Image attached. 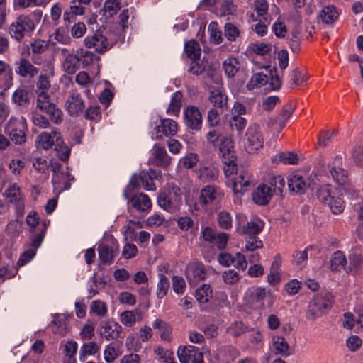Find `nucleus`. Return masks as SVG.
<instances>
[{
	"label": "nucleus",
	"mask_w": 363,
	"mask_h": 363,
	"mask_svg": "<svg viewBox=\"0 0 363 363\" xmlns=\"http://www.w3.org/2000/svg\"><path fill=\"white\" fill-rule=\"evenodd\" d=\"M37 107L46 113L50 120L55 123L60 124L63 121V113L54 103L51 102L50 96L46 92H38L36 99Z\"/></svg>",
	"instance_id": "obj_6"
},
{
	"label": "nucleus",
	"mask_w": 363,
	"mask_h": 363,
	"mask_svg": "<svg viewBox=\"0 0 363 363\" xmlns=\"http://www.w3.org/2000/svg\"><path fill=\"white\" fill-rule=\"evenodd\" d=\"M159 281L157 284L156 296L158 298H163L167 294L169 289V279L163 274H159Z\"/></svg>",
	"instance_id": "obj_41"
},
{
	"label": "nucleus",
	"mask_w": 363,
	"mask_h": 363,
	"mask_svg": "<svg viewBox=\"0 0 363 363\" xmlns=\"http://www.w3.org/2000/svg\"><path fill=\"white\" fill-rule=\"evenodd\" d=\"M182 94L180 91H176L172 95L171 101L167 113L169 114L178 115L182 107Z\"/></svg>",
	"instance_id": "obj_42"
},
{
	"label": "nucleus",
	"mask_w": 363,
	"mask_h": 363,
	"mask_svg": "<svg viewBox=\"0 0 363 363\" xmlns=\"http://www.w3.org/2000/svg\"><path fill=\"white\" fill-rule=\"evenodd\" d=\"M218 223L221 228L230 229L233 225V218L230 213L225 211H220L218 215Z\"/></svg>",
	"instance_id": "obj_57"
},
{
	"label": "nucleus",
	"mask_w": 363,
	"mask_h": 363,
	"mask_svg": "<svg viewBox=\"0 0 363 363\" xmlns=\"http://www.w3.org/2000/svg\"><path fill=\"white\" fill-rule=\"evenodd\" d=\"M218 171L217 169L214 167H203L200 169L201 178L206 181H211L216 179L218 177Z\"/></svg>",
	"instance_id": "obj_62"
},
{
	"label": "nucleus",
	"mask_w": 363,
	"mask_h": 363,
	"mask_svg": "<svg viewBox=\"0 0 363 363\" xmlns=\"http://www.w3.org/2000/svg\"><path fill=\"white\" fill-rule=\"evenodd\" d=\"M264 228V223L259 218H255L247 223L242 227V233L253 236L260 233Z\"/></svg>",
	"instance_id": "obj_33"
},
{
	"label": "nucleus",
	"mask_w": 363,
	"mask_h": 363,
	"mask_svg": "<svg viewBox=\"0 0 363 363\" xmlns=\"http://www.w3.org/2000/svg\"><path fill=\"white\" fill-rule=\"evenodd\" d=\"M141 319V313L138 310H128L119 315L120 322L125 327H132Z\"/></svg>",
	"instance_id": "obj_25"
},
{
	"label": "nucleus",
	"mask_w": 363,
	"mask_h": 363,
	"mask_svg": "<svg viewBox=\"0 0 363 363\" xmlns=\"http://www.w3.org/2000/svg\"><path fill=\"white\" fill-rule=\"evenodd\" d=\"M267 184H259L252 194V199L255 203L266 205L272 199L274 194Z\"/></svg>",
	"instance_id": "obj_22"
},
{
	"label": "nucleus",
	"mask_w": 363,
	"mask_h": 363,
	"mask_svg": "<svg viewBox=\"0 0 363 363\" xmlns=\"http://www.w3.org/2000/svg\"><path fill=\"white\" fill-rule=\"evenodd\" d=\"M99 257L103 264H111L115 257L118 254L119 247L116 240L113 239L111 245L101 242L97 247Z\"/></svg>",
	"instance_id": "obj_11"
},
{
	"label": "nucleus",
	"mask_w": 363,
	"mask_h": 363,
	"mask_svg": "<svg viewBox=\"0 0 363 363\" xmlns=\"http://www.w3.org/2000/svg\"><path fill=\"white\" fill-rule=\"evenodd\" d=\"M90 310L91 312L101 317L105 316L108 311L105 303L99 300L94 301L91 303Z\"/></svg>",
	"instance_id": "obj_60"
},
{
	"label": "nucleus",
	"mask_w": 363,
	"mask_h": 363,
	"mask_svg": "<svg viewBox=\"0 0 363 363\" xmlns=\"http://www.w3.org/2000/svg\"><path fill=\"white\" fill-rule=\"evenodd\" d=\"M349 265L344 267L347 273L356 275L363 271V255L352 253L348 257Z\"/></svg>",
	"instance_id": "obj_24"
},
{
	"label": "nucleus",
	"mask_w": 363,
	"mask_h": 363,
	"mask_svg": "<svg viewBox=\"0 0 363 363\" xmlns=\"http://www.w3.org/2000/svg\"><path fill=\"white\" fill-rule=\"evenodd\" d=\"M65 107L71 116H78L84 108V101L80 94L72 91L65 103Z\"/></svg>",
	"instance_id": "obj_17"
},
{
	"label": "nucleus",
	"mask_w": 363,
	"mask_h": 363,
	"mask_svg": "<svg viewBox=\"0 0 363 363\" xmlns=\"http://www.w3.org/2000/svg\"><path fill=\"white\" fill-rule=\"evenodd\" d=\"M150 127L152 129L150 135L153 140L161 139L163 136H173L177 132V123L170 118L153 117L150 120Z\"/></svg>",
	"instance_id": "obj_3"
},
{
	"label": "nucleus",
	"mask_w": 363,
	"mask_h": 363,
	"mask_svg": "<svg viewBox=\"0 0 363 363\" xmlns=\"http://www.w3.org/2000/svg\"><path fill=\"white\" fill-rule=\"evenodd\" d=\"M50 162L45 158L36 157L33 161V168L39 173L42 174L43 179H48L49 177Z\"/></svg>",
	"instance_id": "obj_37"
},
{
	"label": "nucleus",
	"mask_w": 363,
	"mask_h": 363,
	"mask_svg": "<svg viewBox=\"0 0 363 363\" xmlns=\"http://www.w3.org/2000/svg\"><path fill=\"white\" fill-rule=\"evenodd\" d=\"M185 52L191 60H198L201 55V50L199 44L195 40H190L185 44Z\"/></svg>",
	"instance_id": "obj_44"
},
{
	"label": "nucleus",
	"mask_w": 363,
	"mask_h": 363,
	"mask_svg": "<svg viewBox=\"0 0 363 363\" xmlns=\"http://www.w3.org/2000/svg\"><path fill=\"white\" fill-rule=\"evenodd\" d=\"M267 81L268 77L267 74L262 72H258L252 77L250 82L247 83V87L249 90H252L255 87L264 85Z\"/></svg>",
	"instance_id": "obj_51"
},
{
	"label": "nucleus",
	"mask_w": 363,
	"mask_h": 363,
	"mask_svg": "<svg viewBox=\"0 0 363 363\" xmlns=\"http://www.w3.org/2000/svg\"><path fill=\"white\" fill-rule=\"evenodd\" d=\"M332 296L328 292H322L316 294L310 301L307 313V318L314 320L321 316L330 307Z\"/></svg>",
	"instance_id": "obj_4"
},
{
	"label": "nucleus",
	"mask_w": 363,
	"mask_h": 363,
	"mask_svg": "<svg viewBox=\"0 0 363 363\" xmlns=\"http://www.w3.org/2000/svg\"><path fill=\"white\" fill-rule=\"evenodd\" d=\"M312 249L311 246H308L303 251H296L293 254V258L295 264L299 269H303L307 263L308 260V251Z\"/></svg>",
	"instance_id": "obj_52"
},
{
	"label": "nucleus",
	"mask_w": 363,
	"mask_h": 363,
	"mask_svg": "<svg viewBox=\"0 0 363 363\" xmlns=\"http://www.w3.org/2000/svg\"><path fill=\"white\" fill-rule=\"evenodd\" d=\"M252 174L247 171L240 172L239 174L231 179V185L235 194H243L248 191L250 186Z\"/></svg>",
	"instance_id": "obj_16"
},
{
	"label": "nucleus",
	"mask_w": 363,
	"mask_h": 363,
	"mask_svg": "<svg viewBox=\"0 0 363 363\" xmlns=\"http://www.w3.org/2000/svg\"><path fill=\"white\" fill-rule=\"evenodd\" d=\"M272 342L274 352L277 355L286 357L291 354L289 344L283 337L274 336Z\"/></svg>",
	"instance_id": "obj_26"
},
{
	"label": "nucleus",
	"mask_w": 363,
	"mask_h": 363,
	"mask_svg": "<svg viewBox=\"0 0 363 363\" xmlns=\"http://www.w3.org/2000/svg\"><path fill=\"white\" fill-rule=\"evenodd\" d=\"M211 41L215 44H220L223 41L222 31L219 29L216 22H211L208 26Z\"/></svg>",
	"instance_id": "obj_56"
},
{
	"label": "nucleus",
	"mask_w": 363,
	"mask_h": 363,
	"mask_svg": "<svg viewBox=\"0 0 363 363\" xmlns=\"http://www.w3.org/2000/svg\"><path fill=\"white\" fill-rule=\"evenodd\" d=\"M196 300L201 303H207L212 297V290L209 284H203L197 289L195 294Z\"/></svg>",
	"instance_id": "obj_46"
},
{
	"label": "nucleus",
	"mask_w": 363,
	"mask_h": 363,
	"mask_svg": "<svg viewBox=\"0 0 363 363\" xmlns=\"http://www.w3.org/2000/svg\"><path fill=\"white\" fill-rule=\"evenodd\" d=\"M347 267V260L342 252L335 251L330 260V269L332 271H339L341 267Z\"/></svg>",
	"instance_id": "obj_32"
},
{
	"label": "nucleus",
	"mask_w": 363,
	"mask_h": 363,
	"mask_svg": "<svg viewBox=\"0 0 363 363\" xmlns=\"http://www.w3.org/2000/svg\"><path fill=\"white\" fill-rule=\"evenodd\" d=\"M86 119L98 121L101 118V108L98 105L89 106L84 113Z\"/></svg>",
	"instance_id": "obj_61"
},
{
	"label": "nucleus",
	"mask_w": 363,
	"mask_h": 363,
	"mask_svg": "<svg viewBox=\"0 0 363 363\" xmlns=\"http://www.w3.org/2000/svg\"><path fill=\"white\" fill-rule=\"evenodd\" d=\"M186 126L192 132L198 131L202 126V116L199 109L194 106H187L184 111Z\"/></svg>",
	"instance_id": "obj_14"
},
{
	"label": "nucleus",
	"mask_w": 363,
	"mask_h": 363,
	"mask_svg": "<svg viewBox=\"0 0 363 363\" xmlns=\"http://www.w3.org/2000/svg\"><path fill=\"white\" fill-rule=\"evenodd\" d=\"M219 150L222 153L223 158H225V155H228V159L234 157V155L232 152L233 145L232 141L228 137L223 136L220 138L219 143L218 144Z\"/></svg>",
	"instance_id": "obj_47"
},
{
	"label": "nucleus",
	"mask_w": 363,
	"mask_h": 363,
	"mask_svg": "<svg viewBox=\"0 0 363 363\" xmlns=\"http://www.w3.org/2000/svg\"><path fill=\"white\" fill-rule=\"evenodd\" d=\"M229 123L233 130H236L241 135L247 125V120L241 116L234 115L230 118Z\"/></svg>",
	"instance_id": "obj_54"
},
{
	"label": "nucleus",
	"mask_w": 363,
	"mask_h": 363,
	"mask_svg": "<svg viewBox=\"0 0 363 363\" xmlns=\"http://www.w3.org/2000/svg\"><path fill=\"white\" fill-rule=\"evenodd\" d=\"M294 109L295 106L291 102L288 103L283 107L277 117L279 125V133L284 128L286 122L290 118Z\"/></svg>",
	"instance_id": "obj_38"
},
{
	"label": "nucleus",
	"mask_w": 363,
	"mask_h": 363,
	"mask_svg": "<svg viewBox=\"0 0 363 363\" xmlns=\"http://www.w3.org/2000/svg\"><path fill=\"white\" fill-rule=\"evenodd\" d=\"M224 197V192L218 186L206 185L200 191L196 205L207 210L213 204L220 203Z\"/></svg>",
	"instance_id": "obj_7"
},
{
	"label": "nucleus",
	"mask_w": 363,
	"mask_h": 363,
	"mask_svg": "<svg viewBox=\"0 0 363 363\" xmlns=\"http://www.w3.org/2000/svg\"><path fill=\"white\" fill-rule=\"evenodd\" d=\"M268 187H271V190L274 196L281 197L282 196L283 189L284 188L285 182L281 175L274 176L270 179Z\"/></svg>",
	"instance_id": "obj_36"
},
{
	"label": "nucleus",
	"mask_w": 363,
	"mask_h": 363,
	"mask_svg": "<svg viewBox=\"0 0 363 363\" xmlns=\"http://www.w3.org/2000/svg\"><path fill=\"white\" fill-rule=\"evenodd\" d=\"M246 330L247 327L242 322L235 321L228 328L227 332L234 337H238L243 334Z\"/></svg>",
	"instance_id": "obj_59"
},
{
	"label": "nucleus",
	"mask_w": 363,
	"mask_h": 363,
	"mask_svg": "<svg viewBox=\"0 0 363 363\" xmlns=\"http://www.w3.org/2000/svg\"><path fill=\"white\" fill-rule=\"evenodd\" d=\"M264 139L260 131V127L256 123L248 126L243 138V145L246 151L254 153L263 147Z\"/></svg>",
	"instance_id": "obj_8"
},
{
	"label": "nucleus",
	"mask_w": 363,
	"mask_h": 363,
	"mask_svg": "<svg viewBox=\"0 0 363 363\" xmlns=\"http://www.w3.org/2000/svg\"><path fill=\"white\" fill-rule=\"evenodd\" d=\"M99 334L108 341L118 340L122 333V327L113 320L102 321L100 323Z\"/></svg>",
	"instance_id": "obj_13"
},
{
	"label": "nucleus",
	"mask_w": 363,
	"mask_h": 363,
	"mask_svg": "<svg viewBox=\"0 0 363 363\" xmlns=\"http://www.w3.org/2000/svg\"><path fill=\"white\" fill-rule=\"evenodd\" d=\"M228 240V235L223 232H218L215 236V240L211 245L216 246L219 250L225 247Z\"/></svg>",
	"instance_id": "obj_64"
},
{
	"label": "nucleus",
	"mask_w": 363,
	"mask_h": 363,
	"mask_svg": "<svg viewBox=\"0 0 363 363\" xmlns=\"http://www.w3.org/2000/svg\"><path fill=\"white\" fill-rule=\"evenodd\" d=\"M15 71L19 76L29 78H33L38 73V69L24 57L15 62Z\"/></svg>",
	"instance_id": "obj_20"
},
{
	"label": "nucleus",
	"mask_w": 363,
	"mask_h": 363,
	"mask_svg": "<svg viewBox=\"0 0 363 363\" xmlns=\"http://www.w3.org/2000/svg\"><path fill=\"white\" fill-rule=\"evenodd\" d=\"M54 333L65 335L67 333V319L63 315H55L50 324Z\"/></svg>",
	"instance_id": "obj_29"
},
{
	"label": "nucleus",
	"mask_w": 363,
	"mask_h": 363,
	"mask_svg": "<svg viewBox=\"0 0 363 363\" xmlns=\"http://www.w3.org/2000/svg\"><path fill=\"white\" fill-rule=\"evenodd\" d=\"M338 13L333 6H325L320 12V17L323 23L332 24L337 18Z\"/></svg>",
	"instance_id": "obj_39"
},
{
	"label": "nucleus",
	"mask_w": 363,
	"mask_h": 363,
	"mask_svg": "<svg viewBox=\"0 0 363 363\" xmlns=\"http://www.w3.org/2000/svg\"><path fill=\"white\" fill-rule=\"evenodd\" d=\"M330 174L333 179L340 185H344L347 182V172L340 167H333Z\"/></svg>",
	"instance_id": "obj_49"
},
{
	"label": "nucleus",
	"mask_w": 363,
	"mask_h": 363,
	"mask_svg": "<svg viewBox=\"0 0 363 363\" xmlns=\"http://www.w3.org/2000/svg\"><path fill=\"white\" fill-rule=\"evenodd\" d=\"M26 128V119L23 117L17 118L11 117L5 128L6 133L13 132L16 130H24Z\"/></svg>",
	"instance_id": "obj_48"
},
{
	"label": "nucleus",
	"mask_w": 363,
	"mask_h": 363,
	"mask_svg": "<svg viewBox=\"0 0 363 363\" xmlns=\"http://www.w3.org/2000/svg\"><path fill=\"white\" fill-rule=\"evenodd\" d=\"M157 203L166 211L174 213L179 209L180 199L176 194L162 192L157 197Z\"/></svg>",
	"instance_id": "obj_15"
},
{
	"label": "nucleus",
	"mask_w": 363,
	"mask_h": 363,
	"mask_svg": "<svg viewBox=\"0 0 363 363\" xmlns=\"http://www.w3.org/2000/svg\"><path fill=\"white\" fill-rule=\"evenodd\" d=\"M52 171L53 172V176L52 179V182L54 186V189L59 191L61 192L64 190H67L70 187V184L66 180L67 179L69 180H73L74 177H71L67 172L65 174V172L62 170V166L61 164L55 162L51 164Z\"/></svg>",
	"instance_id": "obj_10"
},
{
	"label": "nucleus",
	"mask_w": 363,
	"mask_h": 363,
	"mask_svg": "<svg viewBox=\"0 0 363 363\" xmlns=\"http://www.w3.org/2000/svg\"><path fill=\"white\" fill-rule=\"evenodd\" d=\"M209 100L213 106L218 108H223L227 104V97L219 90L212 91Z\"/></svg>",
	"instance_id": "obj_50"
},
{
	"label": "nucleus",
	"mask_w": 363,
	"mask_h": 363,
	"mask_svg": "<svg viewBox=\"0 0 363 363\" xmlns=\"http://www.w3.org/2000/svg\"><path fill=\"white\" fill-rule=\"evenodd\" d=\"M308 183L306 179L299 173L296 172L288 177V186L290 191L296 194L305 192Z\"/></svg>",
	"instance_id": "obj_21"
},
{
	"label": "nucleus",
	"mask_w": 363,
	"mask_h": 363,
	"mask_svg": "<svg viewBox=\"0 0 363 363\" xmlns=\"http://www.w3.org/2000/svg\"><path fill=\"white\" fill-rule=\"evenodd\" d=\"M235 10L232 0H223L220 7L218 10V14L220 16H231L234 14Z\"/></svg>",
	"instance_id": "obj_58"
},
{
	"label": "nucleus",
	"mask_w": 363,
	"mask_h": 363,
	"mask_svg": "<svg viewBox=\"0 0 363 363\" xmlns=\"http://www.w3.org/2000/svg\"><path fill=\"white\" fill-rule=\"evenodd\" d=\"M84 41L87 48H94L99 53H104L112 47V44L100 32H96L91 35L86 36Z\"/></svg>",
	"instance_id": "obj_12"
},
{
	"label": "nucleus",
	"mask_w": 363,
	"mask_h": 363,
	"mask_svg": "<svg viewBox=\"0 0 363 363\" xmlns=\"http://www.w3.org/2000/svg\"><path fill=\"white\" fill-rule=\"evenodd\" d=\"M223 32L225 37L230 42L235 41L240 35L238 28L231 23L225 24Z\"/></svg>",
	"instance_id": "obj_55"
},
{
	"label": "nucleus",
	"mask_w": 363,
	"mask_h": 363,
	"mask_svg": "<svg viewBox=\"0 0 363 363\" xmlns=\"http://www.w3.org/2000/svg\"><path fill=\"white\" fill-rule=\"evenodd\" d=\"M194 279L196 281H203L206 279L207 273L204 265L201 262H194L190 267Z\"/></svg>",
	"instance_id": "obj_53"
},
{
	"label": "nucleus",
	"mask_w": 363,
	"mask_h": 363,
	"mask_svg": "<svg viewBox=\"0 0 363 363\" xmlns=\"http://www.w3.org/2000/svg\"><path fill=\"white\" fill-rule=\"evenodd\" d=\"M121 7V0H106L104 4V15L113 17Z\"/></svg>",
	"instance_id": "obj_40"
},
{
	"label": "nucleus",
	"mask_w": 363,
	"mask_h": 363,
	"mask_svg": "<svg viewBox=\"0 0 363 363\" xmlns=\"http://www.w3.org/2000/svg\"><path fill=\"white\" fill-rule=\"evenodd\" d=\"M122 354L120 344L112 342L106 346L104 352V360L106 363H113Z\"/></svg>",
	"instance_id": "obj_27"
},
{
	"label": "nucleus",
	"mask_w": 363,
	"mask_h": 363,
	"mask_svg": "<svg viewBox=\"0 0 363 363\" xmlns=\"http://www.w3.org/2000/svg\"><path fill=\"white\" fill-rule=\"evenodd\" d=\"M26 221L27 225L30 228V231L31 233H34L35 228L40 223V217L36 211H31L27 215Z\"/></svg>",
	"instance_id": "obj_63"
},
{
	"label": "nucleus",
	"mask_w": 363,
	"mask_h": 363,
	"mask_svg": "<svg viewBox=\"0 0 363 363\" xmlns=\"http://www.w3.org/2000/svg\"><path fill=\"white\" fill-rule=\"evenodd\" d=\"M157 177L158 172L152 169L149 171L142 170L138 174L132 175L128 186L123 190V196L138 211L148 213L152 207V202L150 197L143 193L130 197V188L143 187L146 191H155L156 186L153 180L157 179Z\"/></svg>",
	"instance_id": "obj_1"
},
{
	"label": "nucleus",
	"mask_w": 363,
	"mask_h": 363,
	"mask_svg": "<svg viewBox=\"0 0 363 363\" xmlns=\"http://www.w3.org/2000/svg\"><path fill=\"white\" fill-rule=\"evenodd\" d=\"M171 159L167 153L164 147L155 145L151 150V157L149 162L158 167H167L170 164Z\"/></svg>",
	"instance_id": "obj_19"
},
{
	"label": "nucleus",
	"mask_w": 363,
	"mask_h": 363,
	"mask_svg": "<svg viewBox=\"0 0 363 363\" xmlns=\"http://www.w3.org/2000/svg\"><path fill=\"white\" fill-rule=\"evenodd\" d=\"M30 49L32 53V61L35 65L40 64V59L38 55L43 53L49 48V41L43 39H35L30 43Z\"/></svg>",
	"instance_id": "obj_23"
},
{
	"label": "nucleus",
	"mask_w": 363,
	"mask_h": 363,
	"mask_svg": "<svg viewBox=\"0 0 363 363\" xmlns=\"http://www.w3.org/2000/svg\"><path fill=\"white\" fill-rule=\"evenodd\" d=\"M0 76L4 77L1 86L4 89H9L13 84V71L11 66L3 60H0Z\"/></svg>",
	"instance_id": "obj_28"
},
{
	"label": "nucleus",
	"mask_w": 363,
	"mask_h": 363,
	"mask_svg": "<svg viewBox=\"0 0 363 363\" xmlns=\"http://www.w3.org/2000/svg\"><path fill=\"white\" fill-rule=\"evenodd\" d=\"M12 101L19 107H26L29 104L28 93L23 88L17 89L12 94Z\"/></svg>",
	"instance_id": "obj_35"
},
{
	"label": "nucleus",
	"mask_w": 363,
	"mask_h": 363,
	"mask_svg": "<svg viewBox=\"0 0 363 363\" xmlns=\"http://www.w3.org/2000/svg\"><path fill=\"white\" fill-rule=\"evenodd\" d=\"M62 67L67 74H74L79 69V60L76 54H67L64 59Z\"/></svg>",
	"instance_id": "obj_34"
},
{
	"label": "nucleus",
	"mask_w": 363,
	"mask_h": 363,
	"mask_svg": "<svg viewBox=\"0 0 363 363\" xmlns=\"http://www.w3.org/2000/svg\"><path fill=\"white\" fill-rule=\"evenodd\" d=\"M78 349V344L74 340H69L65 345L64 363H77L75 354Z\"/></svg>",
	"instance_id": "obj_31"
},
{
	"label": "nucleus",
	"mask_w": 363,
	"mask_h": 363,
	"mask_svg": "<svg viewBox=\"0 0 363 363\" xmlns=\"http://www.w3.org/2000/svg\"><path fill=\"white\" fill-rule=\"evenodd\" d=\"M99 350V347L95 342H88L84 343L79 350V361L84 362L87 356L94 355Z\"/></svg>",
	"instance_id": "obj_30"
},
{
	"label": "nucleus",
	"mask_w": 363,
	"mask_h": 363,
	"mask_svg": "<svg viewBox=\"0 0 363 363\" xmlns=\"http://www.w3.org/2000/svg\"><path fill=\"white\" fill-rule=\"evenodd\" d=\"M223 69L228 77H233L240 68V63L236 58H228L223 62Z\"/></svg>",
	"instance_id": "obj_45"
},
{
	"label": "nucleus",
	"mask_w": 363,
	"mask_h": 363,
	"mask_svg": "<svg viewBox=\"0 0 363 363\" xmlns=\"http://www.w3.org/2000/svg\"><path fill=\"white\" fill-rule=\"evenodd\" d=\"M36 142L38 147L43 150L52 148L55 143L59 146L62 143L60 133L56 130H53L51 133L43 132L38 136Z\"/></svg>",
	"instance_id": "obj_18"
},
{
	"label": "nucleus",
	"mask_w": 363,
	"mask_h": 363,
	"mask_svg": "<svg viewBox=\"0 0 363 363\" xmlns=\"http://www.w3.org/2000/svg\"><path fill=\"white\" fill-rule=\"evenodd\" d=\"M40 16L21 15L10 25L9 31L12 38L19 41L35 28V21Z\"/></svg>",
	"instance_id": "obj_2"
},
{
	"label": "nucleus",
	"mask_w": 363,
	"mask_h": 363,
	"mask_svg": "<svg viewBox=\"0 0 363 363\" xmlns=\"http://www.w3.org/2000/svg\"><path fill=\"white\" fill-rule=\"evenodd\" d=\"M177 357L180 363H204L203 353L192 345L179 347Z\"/></svg>",
	"instance_id": "obj_9"
},
{
	"label": "nucleus",
	"mask_w": 363,
	"mask_h": 363,
	"mask_svg": "<svg viewBox=\"0 0 363 363\" xmlns=\"http://www.w3.org/2000/svg\"><path fill=\"white\" fill-rule=\"evenodd\" d=\"M317 196L319 201L326 204L333 214L341 213L345 208V202L340 196L332 191L329 185L320 186L317 191Z\"/></svg>",
	"instance_id": "obj_5"
},
{
	"label": "nucleus",
	"mask_w": 363,
	"mask_h": 363,
	"mask_svg": "<svg viewBox=\"0 0 363 363\" xmlns=\"http://www.w3.org/2000/svg\"><path fill=\"white\" fill-rule=\"evenodd\" d=\"M76 55L79 62H81L85 67L91 65L94 60L98 59L95 54L84 48L78 49Z\"/></svg>",
	"instance_id": "obj_43"
}]
</instances>
